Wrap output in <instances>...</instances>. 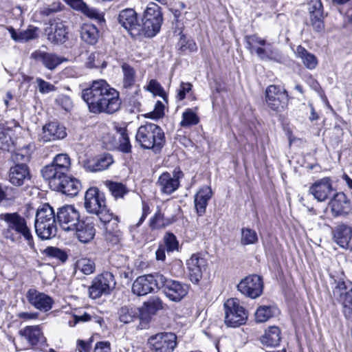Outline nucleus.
<instances>
[{"label":"nucleus","mask_w":352,"mask_h":352,"mask_svg":"<svg viewBox=\"0 0 352 352\" xmlns=\"http://www.w3.org/2000/svg\"><path fill=\"white\" fill-rule=\"evenodd\" d=\"M332 190L331 180L328 177L316 181L309 188V192L318 201H324L327 199Z\"/></svg>","instance_id":"nucleus-26"},{"label":"nucleus","mask_w":352,"mask_h":352,"mask_svg":"<svg viewBox=\"0 0 352 352\" xmlns=\"http://www.w3.org/2000/svg\"><path fill=\"white\" fill-rule=\"evenodd\" d=\"M116 286V280L112 273L105 272L95 277L89 287V297L98 299L102 295L109 294Z\"/></svg>","instance_id":"nucleus-11"},{"label":"nucleus","mask_w":352,"mask_h":352,"mask_svg":"<svg viewBox=\"0 0 352 352\" xmlns=\"http://www.w3.org/2000/svg\"><path fill=\"white\" fill-rule=\"evenodd\" d=\"M30 159V152L28 147L17 149L12 155V160L15 164H26Z\"/></svg>","instance_id":"nucleus-51"},{"label":"nucleus","mask_w":352,"mask_h":352,"mask_svg":"<svg viewBox=\"0 0 352 352\" xmlns=\"http://www.w3.org/2000/svg\"><path fill=\"white\" fill-rule=\"evenodd\" d=\"M148 343L154 352H173L177 344V336L173 333L162 332L151 336Z\"/></svg>","instance_id":"nucleus-12"},{"label":"nucleus","mask_w":352,"mask_h":352,"mask_svg":"<svg viewBox=\"0 0 352 352\" xmlns=\"http://www.w3.org/2000/svg\"><path fill=\"white\" fill-rule=\"evenodd\" d=\"M11 38L15 41L23 43L35 38L37 36L36 28H28L25 30L16 32L12 27L8 29Z\"/></svg>","instance_id":"nucleus-42"},{"label":"nucleus","mask_w":352,"mask_h":352,"mask_svg":"<svg viewBox=\"0 0 352 352\" xmlns=\"http://www.w3.org/2000/svg\"><path fill=\"white\" fill-rule=\"evenodd\" d=\"M258 238L256 232L250 228L241 229V244L242 245H254L258 242Z\"/></svg>","instance_id":"nucleus-49"},{"label":"nucleus","mask_w":352,"mask_h":352,"mask_svg":"<svg viewBox=\"0 0 352 352\" xmlns=\"http://www.w3.org/2000/svg\"><path fill=\"white\" fill-rule=\"evenodd\" d=\"M143 307L147 313L155 314L159 310L163 309L164 303L160 297L153 296L144 302Z\"/></svg>","instance_id":"nucleus-47"},{"label":"nucleus","mask_w":352,"mask_h":352,"mask_svg":"<svg viewBox=\"0 0 352 352\" xmlns=\"http://www.w3.org/2000/svg\"><path fill=\"white\" fill-rule=\"evenodd\" d=\"M31 57L42 64L48 69L53 70L67 59L55 54L36 50L31 54Z\"/></svg>","instance_id":"nucleus-27"},{"label":"nucleus","mask_w":352,"mask_h":352,"mask_svg":"<svg viewBox=\"0 0 352 352\" xmlns=\"http://www.w3.org/2000/svg\"><path fill=\"white\" fill-rule=\"evenodd\" d=\"M294 53L296 56L301 60L304 66L308 69H314L317 67L318 60L316 56L302 46H297Z\"/></svg>","instance_id":"nucleus-38"},{"label":"nucleus","mask_w":352,"mask_h":352,"mask_svg":"<svg viewBox=\"0 0 352 352\" xmlns=\"http://www.w3.org/2000/svg\"><path fill=\"white\" fill-rule=\"evenodd\" d=\"M111 195L116 198H122L128 192L126 188L122 183L109 182L107 184Z\"/></svg>","instance_id":"nucleus-54"},{"label":"nucleus","mask_w":352,"mask_h":352,"mask_svg":"<svg viewBox=\"0 0 352 352\" xmlns=\"http://www.w3.org/2000/svg\"><path fill=\"white\" fill-rule=\"evenodd\" d=\"M146 89L155 96H159L167 102V94L161 85L155 80H151Z\"/></svg>","instance_id":"nucleus-55"},{"label":"nucleus","mask_w":352,"mask_h":352,"mask_svg":"<svg viewBox=\"0 0 352 352\" xmlns=\"http://www.w3.org/2000/svg\"><path fill=\"white\" fill-rule=\"evenodd\" d=\"M192 87V85L190 82H182L177 90L176 98L180 101L183 100L186 98V94L191 91Z\"/></svg>","instance_id":"nucleus-61"},{"label":"nucleus","mask_w":352,"mask_h":352,"mask_svg":"<svg viewBox=\"0 0 352 352\" xmlns=\"http://www.w3.org/2000/svg\"><path fill=\"white\" fill-rule=\"evenodd\" d=\"M72 9L80 12L90 19L100 21L102 19L101 13L96 9L89 7L82 0H63Z\"/></svg>","instance_id":"nucleus-34"},{"label":"nucleus","mask_w":352,"mask_h":352,"mask_svg":"<svg viewBox=\"0 0 352 352\" xmlns=\"http://www.w3.org/2000/svg\"><path fill=\"white\" fill-rule=\"evenodd\" d=\"M48 39L55 44H62L67 39V28L63 23H57L48 33Z\"/></svg>","instance_id":"nucleus-40"},{"label":"nucleus","mask_w":352,"mask_h":352,"mask_svg":"<svg viewBox=\"0 0 352 352\" xmlns=\"http://www.w3.org/2000/svg\"><path fill=\"white\" fill-rule=\"evenodd\" d=\"M38 91L41 94H47L51 91H56V87L52 84L44 80L41 78H38L36 80Z\"/></svg>","instance_id":"nucleus-60"},{"label":"nucleus","mask_w":352,"mask_h":352,"mask_svg":"<svg viewBox=\"0 0 352 352\" xmlns=\"http://www.w3.org/2000/svg\"><path fill=\"white\" fill-rule=\"evenodd\" d=\"M81 97L89 111L95 114H113L120 109V93L105 80H94L82 90Z\"/></svg>","instance_id":"nucleus-1"},{"label":"nucleus","mask_w":352,"mask_h":352,"mask_svg":"<svg viewBox=\"0 0 352 352\" xmlns=\"http://www.w3.org/2000/svg\"><path fill=\"white\" fill-rule=\"evenodd\" d=\"M10 182L14 186H22L26 180L30 179V173L27 164H15L9 172Z\"/></svg>","instance_id":"nucleus-31"},{"label":"nucleus","mask_w":352,"mask_h":352,"mask_svg":"<svg viewBox=\"0 0 352 352\" xmlns=\"http://www.w3.org/2000/svg\"><path fill=\"white\" fill-rule=\"evenodd\" d=\"M182 176V172L177 169L172 173L165 172L160 176L157 184L163 194L170 195L179 188V178Z\"/></svg>","instance_id":"nucleus-18"},{"label":"nucleus","mask_w":352,"mask_h":352,"mask_svg":"<svg viewBox=\"0 0 352 352\" xmlns=\"http://www.w3.org/2000/svg\"><path fill=\"white\" fill-rule=\"evenodd\" d=\"M265 101L271 110L282 111L287 104V93L280 87L270 85L265 91Z\"/></svg>","instance_id":"nucleus-13"},{"label":"nucleus","mask_w":352,"mask_h":352,"mask_svg":"<svg viewBox=\"0 0 352 352\" xmlns=\"http://www.w3.org/2000/svg\"><path fill=\"white\" fill-rule=\"evenodd\" d=\"M206 259L199 253L193 254L186 261L190 279L193 283H198L202 277L203 272L206 270Z\"/></svg>","instance_id":"nucleus-19"},{"label":"nucleus","mask_w":352,"mask_h":352,"mask_svg":"<svg viewBox=\"0 0 352 352\" xmlns=\"http://www.w3.org/2000/svg\"><path fill=\"white\" fill-rule=\"evenodd\" d=\"M91 319V316L90 314L87 313H84L81 316H74V320L69 321V324L71 327H74L78 322H87Z\"/></svg>","instance_id":"nucleus-63"},{"label":"nucleus","mask_w":352,"mask_h":352,"mask_svg":"<svg viewBox=\"0 0 352 352\" xmlns=\"http://www.w3.org/2000/svg\"><path fill=\"white\" fill-rule=\"evenodd\" d=\"M164 241L168 252H173L178 250L179 242L173 234L166 233L164 237Z\"/></svg>","instance_id":"nucleus-56"},{"label":"nucleus","mask_w":352,"mask_h":352,"mask_svg":"<svg viewBox=\"0 0 352 352\" xmlns=\"http://www.w3.org/2000/svg\"><path fill=\"white\" fill-rule=\"evenodd\" d=\"M274 315L273 308L270 306H260L256 311L255 320L257 322H264Z\"/></svg>","instance_id":"nucleus-52"},{"label":"nucleus","mask_w":352,"mask_h":352,"mask_svg":"<svg viewBox=\"0 0 352 352\" xmlns=\"http://www.w3.org/2000/svg\"><path fill=\"white\" fill-rule=\"evenodd\" d=\"M75 227L73 231L76 232V236L80 242L87 243L94 239L96 230L93 223L82 221H79Z\"/></svg>","instance_id":"nucleus-33"},{"label":"nucleus","mask_w":352,"mask_h":352,"mask_svg":"<svg viewBox=\"0 0 352 352\" xmlns=\"http://www.w3.org/2000/svg\"><path fill=\"white\" fill-rule=\"evenodd\" d=\"M173 222L166 218L162 212H160L157 209L155 214L149 221V226L151 229H161L164 228Z\"/></svg>","instance_id":"nucleus-46"},{"label":"nucleus","mask_w":352,"mask_h":352,"mask_svg":"<svg viewBox=\"0 0 352 352\" xmlns=\"http://www.w3.org/2000/svg\"><path fill=\"white\" fill-rule=\"evenodd\" d=\"M309 11L311 25L316 32L324 29L322 4L320 0H311L309 3Z\"/></svg>","instance_id":"nucleus-28"},{"label":"nucleus","mask_w":352,"mask_h":352,"mask_svg":"<svg viewBox=\"0 0 352 352\" xmlns=\"http://www.w3.org/2000/svg\"><path fill=\"white\" fill-rule=\"evenodd\" d=\"M179 50L182 52H192L197 50V45L192 39H188L185 35H182L178 42Z\"/></svg>","instance_id":"nucleus-53"},{"label":"nucleus","mask_w":352,"mask_h":352,"mask_svg":"<svg viewBox=\"0 0 352 352\" xmlns=\"http://www.w3.org/2000/svg\"><path fill=\"white\" fill-rule=\"evenodd\" d=\"M199 122V118L195 110L188 108L182 113L180 126L184 128H188L197 125Z\"/></svg>","instance_id":"nucleus-45"},{"label":"nucleus","mask_w":352,"mask_h":352,"mask_svg":"<svg viewBox=\"0 0 352 352\" xmlns=\"http://www.w3.org/2000/svg\"><path fill=\"white\" fill-rule=\"evenodd\" d=\"M122 70V86L124 89H131L136 81V70L128 63L123 62L120 65Z\"/></svg>","instance_id":"nucleus-37"},{"label":"nucleus","mask_w":352,"mask_h":352,"mask_svg":"<svg viewBox=\"0 0 352 352\" xmlns=\"http://www.w3.org/2000/svg\"><path fill=\"white\" fill-rule=\"evenodd\" d=\"M34 226L37 236L41 239H50L56 236L57 228L55 213L48 204L38 208Z\"/></svg>","instance_id":"nucleus-5"},{"label":"nucleus","mask_w":352,"mask_h":352,"mask_svg":"<svg viewBox=\"0 0 352 352\" xmlns=\"http://www.w3.org/2000/svg\"><path fill=\"white\" fill-rule=\"evenodd\" d=\"M237 288L243 295L251 298H256L261 295L263 285L259 276L251 275L243 278L239 283Z\"/></svg>","instance_id":"nucleus-14"},{"label":"nucleus","mask_w":352,"mask_h":352,"mask_svg":"<svg viewBox=\"0 0 352 352\" xmlns=\"http://www.w3.org/2000/svg\"><path fill=\"white\" fill-rule=\"evenodd\" d=\"M58 222L65 231H72L78 223L80 214L73 206H65L59 209L57 213Z\"/></svg>","instance_id":"nucleus-16"},{"label":"nucleus","mask_w":352,"mask_h":352,"mask_svg":"<svg viewBox=\"0 0 352 352\" xmlns=\"http://www.w3.org/2000/svg\"><path fill=\"white\" fill-rule=\"evenodd\" d=\"M162 21L160 6L155 3H150L144 12L142 30L147 36L153 37L160 32Z\"/></svg>","instance_id":"nucleus-9"},{"label":"nucleus","mask_w":352,"mask_h":352,"mask_svg":"<svg viewBox=\"0 0 352 352\" xmlns=\"http://www.w3.org/2000/svg\"><path fill=\"white\" fill-rule=\"evenodd\" d=\"M19 334L32 347L38 349L46 345V338L38 325L27 326L19 331Z\"/></svg>","instance_id":"nucleus-20"},{"label":"nucleus","mask_w":352,"mask_h":352,"mask_svg":"<svg viewBox=\"0 0 352 352\" xmlns=\"http://www.w3.org/2000/svg\"><path fill=\"white\" fill-rule=\"evenodd\" d=\"M66 129L57 122H50L43 126L39 140L43 142L55 141L66 137Z\"/></svg>","instance_id":"nucleus-23"},{"label":"nucleus","mask_w":352,"mask_h":352,"mask_svg":"<svg viewBox=\"0 0 352 352\" xmlns=\"http://www.w3.org/2000/svg\"><path fill=\"white\" fill-rule=\"evenodd\" d=\"M81 97L89 111L95 114H113L120 109V93L105 80H94L82 90Z\"/></svg>","instance_id":"nucleus-2"},{"label":"nucleus","mask_w":352,"mask_h":352,"mask_svg":"<svg viewBox=\"0 0 352 352\" xmlns=\"http://www.w3.org/2000/svg\"><path fill=\"white\" fill-rule=\"evenodd\" d=\"M51 164L67 174L71 167V160L67 154L60 153L54 157Z\"/></svg>","instance_id":"nucleus-48"},{"label":"nucleus","mask_w":352,"mask_h":352,"mask_svg":"<svg viewBox=\"0 0 352 352\" xmlns=\"http://www.w3.org/2000/svg\"><path fill=\"white\" fill-rule=\"evenodd\" d=\"M0 219L6 224L2 230L5 239L16 243L23 237L30 246L33 245V236L24 217L17 212L3 213L0 214Z\"/></svg>","instance_id":"nucleus-3"},{"label":"nucleus","mask_w":352,"mask_h":352,"mask_svg":"<svg viewBox=\"0 0 352 352\" xmlns=\"http://www.w3.org/2000/svg\"><path fill=\"white\" fill-rule=\"evenodd\" d=\"M80 38L89 45H94L99 38L98 28L93 24L84 23L80 28Z\"/></svg>","instance_id":"nucleus-41"},{"label":"nucleus","mask_w":352,"mask_h":352,"mask_svg":"<svg viewBox=\"0 0 352 352\" xmlns=\"http://www.w3.org/2000/svg\"><path fill=\"white\" fill-rule=\"evenodd\" d=\"M26 297L30 305L43 312L50 311L54 303V300L50 296L34 289H30L27 292Z\"/></svg>","instance_id":"nucleus-21"},{"label":"nucleus","mask_w":352,"mask_h":352,"mask_svg":"<svg viewBox=\"0 0 352 352\" xmlns=\"http://www.w3.org/2000/svg\"><path fill=\"white\" fill-rule=\"evenodd\" d=\"M119 143L118 148L120 151L125 153H131V144L127 133L119 136Z\"/></svg>","instance_id":"nucleus-58"},{"label":"nucleus","mask_w":352,"mask_h":352,"mask_svg":"<svg viewBox=\"0 0 352 352\" xmlns=\"http://www.w3.org/2000/svg\"><path fill=\"white\" fill-rule=\"evenodd\" d=\"M56 103L66 111H69L73 107L72 101L70 98L64 94L58 96L56 98Z\"/></svg>","instance_id":"nucleus-59"},{"label":"nucleus","mask_w":352,"mask_h":352,"mask_svg":"<svg viewBox=\"0 0 352 352\" xmlns=\"http://www.w3.org/2000/svg\"><path fill=\"white\" fill-rule=\"evenodd\" d=\"M135 140L141 148L152 149L157 153L164 146L165 136L160 126L153 123L146 122L138 129Z\"/></svg>","instance_id":"nucleus-4"},{"label":"nucleus","mask_w":352,"mask_h":352,"mask_svg":"<svg viewBox=\"0 0 352 352\" xmlns=\"http://www.w3.org/2000/svg\"><path fill=\"white\" fill-rule=\"evenodd\" d=\"M281 340L280 330L278 327H270L265 330L261 341L263 345L270 347H276L279 345Z\"/></svg>","instance_id":"nucleus-39"},{"label":"nucleus","mask_w":352,"mask_h":352,"mask_svg":"<svg viewBox=\"0 0 352 352\" xmlns=\"http://www.w3.org/2000/svg\"><path fill=\"white\" fill-rule=\"evenodd\" d=\"M38 314L35 312H20L17 314L19 319L25 321L35 320L38 318Z\"/></svg>","instance_id":"nucleus-64"},{"label":"nucleus","mask_w":352,"mask_h":352,"mask_svg":"<svg viewBox=\"0 0 352 352\" xmlns=\"http://www.w3.org/2000/svg\"><path fill=\"white\" fill-rule=\"evenodd\" d=\"M212 194V190L209 186H204L195 195V206L199 216H202L206 212L208 202L210 199Z\"/></svg>","instance_id":"nucleus-35"},{"label":"nucleus","mask_w":352,"mask_h":352,"mask_svg":"<svg viewBox=\"0 0 352 352\" xmlns=\"http://www.w3.org/2000/svg\"><path fill=\"white\" fill-rule=\"evenodd\" d=\"M80 188L81 184L78 179L67 175L60 182V188L54 189V190L59 191L68 196L74 197L78 195Z\"/></svg>","instance_id":"nucleus-36"},{"label":"nucleus","mask_w":352,"mask_h":352,"mask_svg":"<svg viewBox=\"0 0 352 352\" xmlns=\"http://www.w3.org/2000/svg\"><path fill=\"white\" fill-rule=\"evenodd\" d=\"M119 23L124 27L132 36H136L142 30L138 23L137 14L133 9L122 10L118 17Z\"/></svg>","instance_id":"nucleus-22"},{"label":"nucleus","mask_w":352,"mask_h":352,"mask_svg":"<svg viewBox=\"0 0 352 352\" xmlns=\"http://www.w3.org/2000/svg\"><path fill=\"white\" fill-rule=\"evenodd\" d=\"M160 275L156 273L138 276L133 283V293L137 296H144L151 293L155 287L159 289L157 278Z\"/></svg>","instance_id":"nucleus-15"},{"label":"nucleus","mask_w":352,"mask_h":352,"mask_svg":"<svg viewBox=\"0 0 352 352\" xmlns=\"http://www.w3.org/2000/svg\"><path fill=\"white\" fill-rule=\"evenodd\" d=\"M111 219L108 221H100L105 226L106 239L113 244L118 243L122 238V232L118 228V217L110 212Z\"/></svg>","instance_id":"nucleus-32"},{"label":"nucleus","mask_w":352,"mask_h":352,"mask_svg":"<svg viewBox=\"0 0 352 352\" xmlns=\"http://www.w3.org/2000/svg\"><path fill=\"white\" fill-rule=\"evenodd\" d=\"M334 241L342 248L352 250V230L346 225H340L333 231Z\"/></svg>","instance_id":"nucleus-29"},{"label":"nucleus","mask_w":352,"mask_h":352,"mask_svg":"<svg viewBox=\"0 0 352 352\" xmlns=\"http://www.w3.org/2000/svg\"><path fill=\"white\" fill-rule=\"evenodd\" d=\"M45 252L47 256L57 258L62 262H65L67 259L66 253L57 248L48 247L45 249Z\"/></svg>","instance_id":"nucleus-57"},{"label":"nucleus","mask_w":352,"mask_h":352,"mask_svg":"<svg viewBox=\"0 0 352 352\" xmlns=\"http://www.w3.org/2000/svg\"><path fill=\"white\" fill-rule=\"evenodd\" d=\"M157 281L159 289H162L164 295L173 302L181 301L188 292V285L180 281L173 280L161 274Z\"/></svg>","instance_id":"nucleus-10"},{"label":"nucleus","mask_w":352,"mask_h":352,"mask_svg":"<svg viewBox=\"0 0 352 352\" xmlns=\"http://www.w3.org/2000/svg\"><path fill=\"white\" fill-rule=\"evenodd\" d=\"M247 48L253 54L255 53L258 57L263 60L278 61L280 55L274 46L267 43L264 38L258 36L249 35L245 36Z\"/></svg>","instance_id":"nucleus-7"},{"label":"nucleus","mask_w":352,"mask_h":352,"mask_svg":"<svg viewBox=\"0 0 352 352\" xmlns=\"http://www.w3.org/2000/svg\"><path fill=\"white\" fill-rule=\"evenodd\" d=\"M333 294L342 305L345 318L352 320V287L349 289L345 283L340 282L334 289Z\"/></svg>","instance_id":"nucleus-17"},{"label":"nucleus","mask_w":352,"mask_h":352,"mask_svg":"<svg viewBox=\"0 0 352 352\" xmlns=\"http://www.w3.org/2000/svg\"><path fill=\"white\" fill-rule=\"evenodd\" d=\"M86 210L96 214L100 221H108L111 219L110 211L105 204L104 196L97 188H89L85 195Z\"/></svg>","instance_id":"nucleus-6"},{"label":"nucleus","mask_w":352,"mask_h":352,"mask_svg":"<svg viewBox=\"0 0 352 352\" xmlns=\"http://www.w3.org/2000/svg\"><path fill=\"white\" fill-rule=\"evenodd\" d=\"M164 104L161 101H157L155 104L154 110L148 113L146 117L152 119H159L162 118L164 114Z\"/></svg>","instance_id":"nucleus-62"},{"label":"nucleus","mask_w":352,"mask_h":352,"mask_svg":"<svg viewBox=\"0 0 352 352\" xmlns=\"http://www.w3.org/2000/svg\"><path fill=\"white\" fill-rule=\"evenodd\" d=\"M225 324L230 327H237L245 324L248 312L237 298H229L224 303Z\"/></svg>","instance_id":"nucleus-8"},{"label":"nucleus","mask_w":352,"mask_h":352,"mask_svg":"<svg viewBox=\"0 0 352 352\" xmlns=\"http://www.w3.org/2000/svg\"><path fill=\"white\" fill-rule=\"evenodd\" d=\"M118 314L121 322L129 324L139 318L140 310L135 307L124 306L119 309Z\"/></svg>","instance_id":"nucleus-43"},{"label":"nucleus","mask_w":352,"mask_h":352,"mask_svg":"<svg viewBox=\"0 0 352 352\" xmlns=\"http://www.w3.org/2000/svg\"><path fill=\"white\" fill-rule=\"evenodd\" d=\"M41 174L52 190L60 188V182L67 175L63 170L57 168L52 164H48L44 166L41 170Z\"/></svg>","instance_id":"nucleus-25"},{"label":"nucleus","mask_w":352,"mask_h":352,"mask_svg":"<svg viewBox=\"0 0 352 352\" xmlns=\"http://www.w3.org/2000/svg\"><path fill=\"white\" fill-rule=\"evenodd\" d=\"M157 209L173 223L176 221L179 206L172 201H165L158 206Z\"/></svg>","instance_id":"nucleus-44"},{"label":"nucleus","mask_w":352,"mask_h":352,"mask_svg":"<svg viewBox=\"0 0 352 352\" xmlns=\"http://www.w3.org/2000/svg\"><path fill=\"white\" fill-rule=\"evenodd\" d=\"M334 216L347 214L351 208V203L343 192L336 193L329 203Z\"/></svg>","instance_id":"nucleus-30"},{"label":"nucleus","mask_w":352,"mask_h":352,"mask_svg":"<svg viewBox=\"0 0 352 352\" xmlns=\"http://www.w3.org/2000/svg\"><path fill=\"white\" fill-rule=\"evenodd\" d=\"M76 268L85 275L94 272L96 265L94 261L88 258H81L76 261Z\"/></svg>","instance_id":"nucleus-50"},{"label":"nucleus","mask_w":352,"mask_h":352,"mask_svg":"<svg viewBox=\"0 0 352 352\" xmlns=\"http://www.w3.org/2000/svg\"><path fill=\"white\" fill-rule=\"evenodd\" d=\"M113 162L109 153H103L83 162V167L89 172L102 171L108 168Z\"/></svg>","instance_id":"nucleus-24"}]
</instances>
